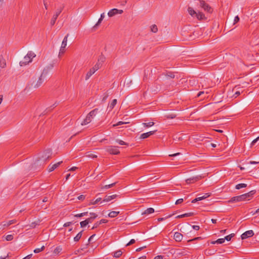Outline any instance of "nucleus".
Listing matches in <instances>:
<instances>
[{
    "instance_id": "obj_22",
    "label": "nucleus",
    "mask_w": 259,
    "mask_h": 259,
    "mask_svg": "<svg viewBox=\"0 0 259 259\" xmlns=\"http://www.w3.org/2000/svg\"><path fill=\"white\" fill-rule=\"evenodd\" d=\"M96 71L94 70L92 68L90 69V71H88L85 76V80H88L90 78V77Z\"/></svg>"
},
{
    "instance_id": "obj_34",
    "label": "nucleus",
    "mask_w": 259,
    "mask_h": 259,
    "mask_svg": "<svg viewBox=\"0 0 259 259\" xmlns=\"http://www.w3.org/2000/svg\"><path fill=\"white\" fill-rule=\"evenodd\" d=\"M246 186H247V185L245 184H243V183L238 184L236 185L235 188L236 189H240L242 188H245V187H246Z\"/></svg>"
},
{
    "instance_id": "obj_5",
    "label": "nucleus",
    "mask_w": 259,
    "mask_h": 259,
    "mask_svg": "<svg viewBox=\"0 0 259 259\" xmlns=\"http://www.w3.org/2000/svg\"><path fill=\"white\" fill-rule=\"evenodd\" d=\"M199 6L207 13H212L213 12V9L204 1H199Z\"/></svg>"
},
{
    "instance_id": "obj_59",
    "label": "nucleus",
    "mask_w": 259,
    "mask_h": 259,
    "mask_svg": "<svg viewBox=\"0 0 259 259\" xmlns=\"http://www.w3.org/2000/svg\"><path fill=\"white\" fill-rule=\"evenodd\" d=\"M72 224V222H67V223H65L63 226L65 227H68L70 225H71Z\"/></svg>"
},
{
    "instance_id": "obj_43",
    "label": "nucleus",
    "mask_w": 259,
    "mask_h": 259,
    "mask_svg": "<svg viewBox=\"0 0 259 259\" xmlns=\"http://www.w3.org/2000/svg\"><path fill=\"white\" fill-rule=\"evenodd\" d=\"M105 60V58L103 56H100L99 58L98 59L97 62L101 63V65L102 64V63L104 62Z\"/></svg>"
},
{
    "instance_id": "obj_49",
    "label": "nucleus",
    "mask_w": 259,
    "mask_h": 259,
    "mask_svg": "<svg viewBox=\"0 0 259 259\" xmlns=\"http://www.w3.org/2000/svg\"><path fill=\"white\" fill-rule=\"evenodd\" d=\"M183 202V198L179 199H178V200L176 201V204L178 205V204H181V203H182Z\"/></svg>"
},
{
    "instance_id": "obj_9",
    "label": "nucleus",
    "mask_w": 259,
    "mask_h": 259,
    "mask_svg": "<svg viewBox=\"0 0 259 259\" xmlns=\"http://www.w3.org/2000/svg\"><path fill=\"white\" fill-rule=\"evenodd\" d=\"M62 9H63L62 8H60L59 9H58L56 10V12L55 14L53 15V16L51 19V22H50L51 25L52 26L54 25L55 24L56 21L58 16L61 13Z\"/></svg>"
},
{
    "instance_id": "obj_62",
    "label": "nucleus",
    "mask_w": 259,
    "mask_h": 259,
    "mask_svg": "<svg viewBox=\"0 0 259 259\" xmlns=\"http://www.w3.org/2000/svg\"><path fill=\"white\" fill-rule=\"evenodd\" d=\"M32 254H30L22 259H30L32 257Z\"/></svg>"
},
{
    "instance_id": "obj_19",
    "label": "nucleus",
    "mask_w": 259,
    "mask_h": 259,
    "mask_svg": "<svg viewBox=\"0 0 259 259\" xmlns=\"http://www.w3.org/2000/svg\"><path fill=\"white\" fill-rule=\"evenodd\" d=\"M195 215V213L193 212H190L188 213H186L183 214L179 215L176 217V218H182L184 217H191Z\"/></svg>"
},
{
    "instance_id": "obj_40",
    "label": "nucleus",
    "mask_w": 259,
    "mask_h": 259,
    "mask_svg": "<svg viewBox=\"0 0 259 259\" xmlns=\"http://www.w3.org/2000/svg\"><path fill=\"white\" fill-rule=\"evenodd\" d=\"M45 249V246H42L41 248H36L34 250V252L35 253H39L40 252V251H42L44 249Z\"/></svg>"
},
{
    "instance_id": "obj_50",
    "label": "nucleus",
    "mask_w": 259,
    "mask_h": 259,
    "mask_svg": "<svg viewBox=\"0 0 259 259\" xmlns=\"http://www.w3.org/2000/svg\"><path fill=\"white\" fill-rule=\"evenodd\" d=\"M135 243V239H131L130 242L126 245V246H129V245H131L134 243Z\"/></svg>"
},
{
    "instance_id": "obj_41",
    "label": "nucleus",
    "mask_w": 259,
    "mask_h": 259,
    "mask_svg": "<svg viewBox=\"0 0 259 259\" xmlns=\"http://www.w3.org/2000/svg\"><path fill=\"white\" fill-rule=\"evenodd\" d=\"M235 234H231L228 236H226L224 239H225V240H227V241H230L231 238L234 236Z\"/></svg>"
},
{
    "instance_id": "obj_30",
    "label": "nucleus",
    "mask_w": 259,
    "mask_h": 259,
    "mask_svg": "<svg viewBox=\"0 0 259 259\" xmlns=\"http://www.w3.org/2000/svg\"><path fill=\"white\" fill-rule=\"evenodd\" d=\"M102 66L101 63L97 62V63L92 67V69L95 71H97Z\"/></svg>"
},
{
    "instance_id": "obj_48",
    "label": "nucleus",
    "mask_w": 259,
    "mask_h": 259,
    "mask_svg": "<svg viewBox=\"0 0 259 259\" xmlns=\"http://www.w3.org/2000/svg\"><path fill=\"white\" fill-rule=\"evenodd\" d=\"M240 93H241V92H240V91H236L235 92V93H234V94L233 96H234L235 98H236V97H237L239 95H240Z\"/></svg>"
},
{
    "instance_id": "obj_56",
    "label": "nucleus",
    "mask_w": 259,
    "mask_h": 259,
    "mask_svg": "<svg viewBox=\"0 0 259 259\" xmlns=\"http://www.w3.org/2000/svg\"><path fill=\"white\" fill-rule=\"evenodd\" d=\"M77 199L79 200H83L85 199V196L83 195H81L77 197Z\"/></svg>"
},
{
    "instance_id": "obj_7",
    "label": "nucleus",
    "mask_w": 259,
    "mask_h": 259,
    "mask_svg": "<svg viewBox=\"0 0 259 259\" xmlns=\"http://www.w3.org/2000/svg\"><path fill=\"white\" fill-rule=\"evenodd\" d=\"M245 196H246V195H244V194H243L241 195L233 197L228 202L229 203H231V202H240V201H245L246 200Z\"/></svg>"
},
{
    "instance_id": "obj_11",
    "label": "nucleus",
    "mask_w": 259,
    "mask_h": 259,
    "mask_svg": "<svg viewBox=\"0 0 259 259\" xmlns=\"http://www.w3.org/2000/svg\"><path fill=\"white\" fill-rule=\"evenodd\" d=\"M254 235V232L252 230H249L243 233L241 236V239L244 240L247 238L251 237Z\"/></svg>"
},
{
    "instance_id": "obj_20",
    "label": "nucleus",
    "mask_w": 259,
    "mask_h": 259,
    "mask_svg": "<svg viewBox=\"0 0 259 259\" xmlns=\"http://www.w3.org/2000/svg\"><path fill=\"white\" fill-rule=\"evenodd\" d=\"M90 214L91 215H94V217H91L90 218H88V219H86V221L88 222V224L89 223H92L93 221H94V220L97 217V216H98L97 214H96L94 212H91Z\"/></svg>"
},
{
    "instance_id": "obj_12",
    "label": "nucleus",
    "mask_w": 259,
    "mask_h": 259,
    "mask_svg": "<svg viewBox=\"0 0 259 259\" xmlns=\"http://www.w3.org/2000/svg\"><path fill=\"white\" fill-rule=\"evenodd\" d=\"M201 179V176H197L193 177L186 180V182L187 184L193 183Z\"/></svg>"
},
{
    "instance_id": "obj_52",
    "label": "nucleus",
    "mask_w": 259,
    "mask_h": 259,
    "mask_svg": "<svg viewBox=\"0 0 259 259\" xmlns=\"http://www.w3.org/2000/svg\"><path fill=\"white\" fill-rule=\"evenodd\" d=\"M100 224H99V222H96V223H95V224L94 225L93 227L92 228V229H94L95 228H98L99 226H100Z\"/></svg>"
},
{
    "instance_id": "obj_13",
    "label": "nucleus",
    "mask_w": 259,
    "mask_h": 259,
    "mask_svg": "<svg viewBox=\"0 0 259 259\" xmlns=\"http://www.w3.org/2000/svg\"><path fill=\"white\" fill-rule=\"evenodd\" d=\"M62 161H59L56 163H55L54 164H50L49 166H48V171L49 172H51L52 171H53L54 170H55L56 168H57L59 166V165H60V164L62 163Z\"/></svg>"
},
{
    "instance_id": "obj_17",
    "label": "nucleus",
    "mask_w": 259,
    "mask_h": 259,
    "mask_svg": "<svg viewBox=\"0 0 259 259\" xmlns=\"http://www.w3.org/2000/svg\"><path fill=\"white\" fill-rule=\"evenodd\" d=\"M117 197L116 194H114L111 196H106L104 199L101 202V203L105 202H109L110 200L115 199Z\"/></svg>"
},
{
    "instance_id": "obj_38",
    "label": "nucleus",
    "mask_w": 259,
    "mask_h": 259,
    "mask_svg": "<svg viewBox=\"0 0 259 259\" xmlns=\"http://www.w3.org/2000/svg\"><path fill=\"white\" fill-rule=\"evenodd\" d=\"M143 124L144 125V126L145 127H151L152 126H153L154 124V122H145V123H143Z\"/></svg>"
},
{
    "instance_id": "obj_3",
    "label": "nucleus",
    "mask_w": 259,
    "mask_h": 259,
    "mask_svg": "<svg viewBox=\"0 0 259 259\" xmlns=\"http://www.w3.org/2000/svg\"><path fill=\"white\" fill-rule=\"evenodd\" d=\"M98 111V109L96 108L90 112V113L87 115L85 118L84 119L83 121L81 123V125H84L90 123L94 117L96 116Z\"/></svg>"
},
{
    "instance_id": "obj_14",
    "label": "nucleus",
    "mask_w": 259,
    "mask_h": 259,
    "mask_svg": "<svg viewBox=\"0 0 259 259\" xmlns=\"http://www.w3.org/2000/svg\"><path fill=\"white\" fill-rule=\"evenodd\" d=\"M16 222L17 221L16 220H13L9 221L8 222H2L0 225L2 226L1 228L2 229H4L5 228L8 227L13 224L16 223Z\"/></svg>"
},
{
    "instance_id": "obj_6",
    "label": "nucleus",
    "mask_w": 259,
    "mask_h": 259,
    "mask_svg": "<svg viewBox=\"0 0 259 259\" xmlns=\"http://www.w3.org/2000/svg\"><path fill=\"white\" fill-rule=\"evenodd\" d=\"M53 67V64H51L49 65L48 66L44 68L40 76L44 79H45Z\"/></svg>"
},
{
    "instance_id": "obj_44",
    "label": "nucleus",
    "mask_w": 259,
    "mask_h": 259,
    "mask_svg": "<svg viewBox=\"0 0 259 259\" xmlns=\"http://www.w3.org/2000/svg\"><path fill=\"white\" fill-rule=\"evenodd\" d=\"M127 123H128L127 122L119 121L117 123L113 124V126L115 127V126H119V125H122L123 124H126Z\"/></svg>"
},
{
    "instance_id": "obj_25",
    "label": "nucleus",
    "mask_w": 259,
    "mask_h": 259,
    "mask_svg": "<svg viewBox=\"0 0 259 259\" xmlns=\"http://www.w3.org/2000/svg\"><path fill=\"white\" fill-rule=\"evenodd\" d=\"M113 253V255L114 257H115L116 258H118L120 256H121V255L122 254V252L121 251V250H118L116 251H114Z\"/></svg>"
},
{
    "instance_id": "obj_54",
    "label": "nucleus",
    "mask_w": 259,
    "mask_h": 259,
    "mask_svg": "<svg viewBox=\"0 0 259 259\" xmlns=\"http://www.w3.org/2000/svg\"><path fill=\"white\" fill-rule=\"evenodd\" d=\"M107 222H108V221L107 220L102 219L98 222H99V224H100V225H101V224L106 223H107Z\"/></svg>"
},
{
    "instance_id": "obj_33",
    "label": "nucleus",
    "mask_w": 259,
    "mask_h": 259,
    "mask_svg": "<svg viewBox=\"0 0 259 259\" xmlns=\"http://www.w3.org/2000/svg\"><path fill=\"white\" fill-rule=\"evenodd\" d=\"M85 156L88 157H91L93 158L97 157V156L96 155L93 154L91 152H86Z\"/></svg>"
},
{
    "instance_id": "obj_63",
    "label": "nucleus",
    "mask_w": 259,
    "mask_h": 259,
    "mask_svg": "<svg viewBox=\"0 0 259 259\" xmlns=\"http://www.w3.org/2000/svg\"><path fill=\"white\" fill-rule=\"evenodd\" d=\"M75 217H76V218H80V217H83V215L82 214V213H79V214H76L74 215Z\"/></svg>"
},
{
    "instance_id": "obj_31",
    "label": "nucleus",
    "mask_w": 259,
    "mask_h": 259,
    "mask_svg": "<svg viewBox=\"0 0 259 259\" xmlns=\"http://www.w3.org/2000/svg\"><path fill=\"white\" fill-rule=\"evenodd\" d=\"M82 232H83V231H81L76 235V236L74 238V241L77 242L79 240V239L81 238V237L82 236Z\"/></svg>"
},
{
    "instance_id": "obj_55",
    "label": "nucleus",
    "mask_w": 259,
    "mask_h": 259,
    "mask_svg": "<svg viewBox=\"0 0 259 259\" xmlns=\"http://www.w3.org/2000/svg\"><path fill=\"white\" fill-rule=\"evenodd\" d=\"M65 48H62V46L61 47L60 49L59 55H60L61 54H63L65 52Z\"/></svg>"
},
{
    "instance_id": "obj_45",
    "label": "nucleus",
    "mask_w": 259,
    "mask_h": 259,
    "mask_svg": "<svg viewBox=\"0 0 259 259\" xmlns=\"http://www.w3.org/2000/svg\"><path fill=\"white\" fill-rule=\"evenodd\" d=\"M81 227H84L86 226L87 225H88V222H87L86 220L84 221H83L80 223Z\"/></svg>"
},
{
    "instance_id": "obj_58",
    "label": "nucleus",
    "mask_w": 259,
    "mask_h": 259,
    "mask_svg": "<svg viewBox=\"0 0 259 259\" xmlns=\"http://www.w3.org/2000/svg\"><path fill=\"white\" fill-rule=\"evenodd\" d=\"M192 228L194 230H196V231L199 230L200 229L199 226H197V225H193V226H192Z\"/></svg>"
},
{
    "instance_id": "obj_4",
    "label": "nucleus",
    "mask_w": 259,
    "mask_h": 259,
    "mask_svg": "<svg viewBox=\"0 0 259 259\" xmlns=\"http://www.w3.org/2000/svg\"><path fill=\"white\" fill-rule=\"evenodd\" d=\"M36 56L35 54L32 51H29L24 57L23 61L20 62V66L26 65L32 61V59Z\"/></svg>"
},
{
    "instance_id": "obj_24",
    "label": "nucleus",
    "mask_w": 259,
    "mask_h": 259,
    "mask_svg": "<svg viewBox=\"0 0 259 259\" xmlns=\"http://www.w3.org/2000/svg\"><path fill=\"white\" fill-rule=\"evenodd\" d=\"M195 17L199 20H203L205 19L204 14L202 12L197 13Z\"/></svg>"
},
{
    "instance_id": "obj_10",
    "label": "nucleus",
    "mask_w": 259,
    "mask_h": 259,
    "mask_svg": "<svg viewBox=\"0 0 259 259\" xmlns=\"http://www.w3.org/2000/svg\"><path fill=\"white\" fill-rule=\"evenodd\" d=\"M123 13V10H118L117 9H113L110 10L108 13V15L109 17H111L115 15L116 14H121Z\"/></svg>"
},
{
    "instance_id": "obj_57",
    "label": "nucleus",
    "mask_w": 259,
    "mask_h": 259,
    "mask_svg": "<svg viewBox=\"0 0 259 259\" xmlns=\"http://www.w3.org/2000/svg\"><path fill=\"white\" fill-rule=\"evenodd\" d=\"M239 21V17H238V16H236L235 18H234V24H236V23H237L238 21Z\"/></svg>"
},
{
    "instance_id": "obj_28",
    "label": "nucleus",
    "mask_w": 259,
    "mask_h": 259,
    "mask_svg": "<svg viewBox=\"0 0 259 259\" xmlns=\"http://www.w3.org/2000/svg\"><path fill=\"white\" fill-rule=\"evenodd\" d=\"M119 213V211H111L109 214L108 216L110 218H114L116 217Z\"/></svg>"
},
{
    "instance_id": "obj_27",
    "label": "nucleus",
    "mask_w": 259,
    "mask_h": 259,
    "mask_svg": "<svg viewBox=\"0 0 259 259\" xmlns=\"http://www.w3.org/2000/svg\"><path fill=\"white\" fill-rule=\"evenodd\" d=\"M68 36H69V34H67L64 38L63 41L62 42V45H61V46H62V48H65L66 47L67 38H68Z\"/></svg>"
},
{
    "instance_id": "obj_60",
    "label": "nucleus",
    "mask_w": 259,
    "mask_h": 259,
    "mask_svg": "<svg viewBox=\"0 0 259 259\" xmlns=\"http://www.w3.org/2000/svg\"><path fill=\"white\" fill-rule=\"evenodd\" d=\"M37 225V223H36L35 222H32L30 225V227L32 228H34L35 227V226H36Z\"/></svg>"
},
{
    "instance_id": "obj_53",
    "label": "nucleus",
    "mask_w": 259,
    "mask_h": 259,
    "mask_svg": "<svg viewBox=\"0 0 259 259\" xmlns=\"http://www.w3.org/2000/svg\"><path fill=\"white\" fill-rule=\"evenodd\" d=\"M258 139H259V137H257L256 139H255L254 140H253L251 143V145L253 146L255 144V143H256L258 141Z\"/></svg>"
},
{
    "instance_id": "obj_15",
    "label": "nucleus",
    "mask_w": 259,
    "mask_h": 259,
    "mask_svg": "<svg viewBox=\"0 0 259 259\" xmlns=\"http://www.w3.org/2000/svg\"><path fill=\"white\" fill-rule=\"evenodd\" d=\"M156 131H157V130H155V131H150V132H147V133H143V134L141 135L140 138L142 139H144L147 138L149 137L150 136L153 135V134H154V133Z\"/></svg>"
},
{
    "instance_id": "obj_39",
    "label": "nucleus",
    "mask_w": 259,
    "mask_h": 259,
    "mask_svg": "<svg viewBox=\"0 0 259 259\" xmlns=\"http://www.w3.org/2000/svg\"><path fill=\"white\" fill-rule=\"evenodd\" d=\"M116 103H117V100L116 99L113 100L110 105V106H109L110 108L111 109H113L115 105L116 104Z\"/></svg>"
},
{
    "instance_id": "obj_61",
    "label": "nucleus",
    "mask_w": 259,
    "mask_h": 259,
    "mask_svg": "<svg viewBox=\"0 0 259 259\" xmlns=\"http://www.w3.org/2000/svg\"><path fill=\"white\" fill-rule=\"evenodd\" d=\"M163 256L161 255H157L156 256L154 259H163Z\"/></svg>"
},
{
    "instance_id": "obj_18",
    "label": "nucleus",
    "mask_w": 259,
    "mask_h": 259,
    "mask_svg": "<svg viewBox=\"0 0 259 259\" xmlns=\"http://www.w3.org/2000/svg\"><path fill=\"white\" fill-rule=\"evenodd\" d=\"M174 238L177 242H180L183 239V235L179 232H176L174 235Z\"/></svg>"
},
{
    "instance_id": "obj_47",
    "label": "nucleus",
    "mask_w": 259,
    "mask_h": 259,
    "mask_svg": "<svg viewBox=\"0 0 259 259\" xmlns=\"http://www.w3.org/2000/svg\"><path fill=\"white\" fill-rule=\"evenodd\" d=\"M62 250V248L60 246L57 247L54 250L55 253H59Z\"/></svg>"
},
{
    "instance_id": "obj_1",
    "label": "nucleus",
    "mask_w": 259,
    "mask_h": 259,
    "mask_svg": "<svg viewBox=\"0 0 259 259\" xmlns=\"http://www.w3.org/2000/svg\"><path fill=\"white\" fill-rule=\"evenodd\" d=\"M52 153L51 150L48 149L45 150L37 158L35 162L37 165H43L46 162L52 157Z\"/></svg>"
},
{
    "instance_id": "obj_64",
    "label": "nucleus",
    "mask_w": 259,
    "mask_h": 259,
    "mask_svg": "<svg viewBox=\"0 0 259 259\" xmlns=\"http://www.w3.org/2000/svg\"><path fill=\"white\" fill-rule=\"evenodd\" d=\"M251 213H252L253 215H254L256 213H259V208L257 209H256L255 211H254V212L251 211Z\"/></svg>"
},
{
    "instance_id": "obj_37",
    "label": "nucleus",
    "mask_w": 259,
    "mask_h": 259,
    "mask_svg": "<svg viewBox=\"0 0 259 259\" xmlns=\"http://www.w3.org/2000/svg\"><path fill=\"white\" fill-rule=\"evenodd\" d=\"M116 184V182H115V183H112L109 185H106L104 186V187H103L102 188V189H107L110 188L114 186Z\"/></svg>"
},
{
    "instance_id": "obj_8",
    "label": "nucleus",
    "mask_w": 259,
    "mask_h": 259,
    "mask_svg": "<svg viewBox=\"0 0 259 259\" xmlns=\"http://www.w3.org/2000/svg\"><path fill=\"white\" fill-rule=\"evenodd\" d=\"M106 150L107 152H108L110 154L117 155L120 153V152H119V150L117 149V147H115V146H108L106 148Z\"/></svg>"
},
{
    "instance_id": "obj_42",
    "label": "nucleus",
    "mask_w": 259,
    "mask_h": 259,
    "mask_svg": "<svg viewBox=\"0 0 259 259\" xmlns=\"http://www.w3.org/2000/svg\"><path fill=\"white\" fill-rule=\"evenodd\" d=\"M116 142L121 145H128L127 143L124 142L123 141L121 140L117 139L116 140Z\"/></svg>"
},
{
    "instance_id": "obj_21",
    "label": "nucleus",
    "mask_w": 259,
    "mask_h": 259,
    "mask_svg": "<svg viewBox=\"0 0 259 259\" xmlns=\"http://www.w3.org/2000/svg\"><path fill=\"white\" fill-rule=\"evenodd\" d=\"M104 13H102V14H101V15L100 16V18L99 19L97 23L94 26L93 28H95L97 27L101 24V23L102 21L103 20V19H104Z\"/></svg>"
},
{
    "instance_id": "obj_46",
    "label": "nucleus",
    "mask_w": 259,
    "mask_h": 259,
    "mask_svg": "<svg viewBox=\"0 0 259 259\" xmlns=\"http://www.w3.org/2000/svg\"><path fill=\"white\" fill-rule=\"evenodd\" d=\"M13 236L12 235H8L6 237V239L7 241H11L12 240H13Z\"/></svg>"
},
{
    "instance_id": "obj_16",
    "label": "nucleus",
    "mask_w": 259,
    "mask_h": 259,
    "mask_svg": "<svg viewBox=\"0 0 259 259\" xmlns=\"http://www.w3.org/2000/svg\"><path fill=\"white\" fill-rule=\"evenodd\" d=\"M209 196H210V193H205L204 195H203L202 196L198 197H197L195 199H193L192 201V203H194L198 201H200V200L204 199L208 197Z\"/></svg>"
},
{
    "instance_id": "obj_35",
    "label": "nucleus",
    "mask_w": 259,
    "mask_h": 259,
    "mask_svg": "<svg viewBox=\"0 0 259 259\" xmlns=\"http://www.w3.org/2000/svg\"><path fill=\"white\" fill-rule=\"evenodd\" d=\"M101 199H102L101 198H98L95 200H92L91 201V202H90L89 204L90 205H91V204H96L98 203H99V202H100L101 201Z\"/></svg>"
},
{
    "instance_id": "obj_2",
    "label": "nucleus",
    "mask_w": 259,
    "mask_h": 259,
    "mask_svg": "<svg viewBox=\"0 0 259 259\" xmlns=\"http://www.w3.org/2000/svg\"><path fill=\"white\" fill-rule=\"evenodd\" d=\"M45 79L41 78L40 76L38 78L36 77H33L32 78L31 81L28 84L27 88L30 89H36L40 87Z\"/></svg>"
},
{
    "instance_id": "obj_32",
    "label": "nucleus",
    "mask_w": 259,
    "mask_h": 259,
    "mask_svg": "<svg viewBox=\"0 0 259 259\" xmlns=\"http://www.w3.org/2000/svg\"><path fill=\"white\" fill-rule=\"evenodd\" d=\"M154 212V210L153 208H148L146 210H145V211L143 212L142 214H149L153 213Z\"/></svg>"
},
{
    "instance_id": "obj_29",
    "label": "nucleus",
    "mask_w": 259,
    "mask_h": 259,
    "mask_svg": "<svg viewBox=\"0 0 259 259\" xmlns=\"http://www.w3.org/2000/svg\"><path fill=\"white\" fill-rule=\"evenodd\" d=\"M225 239L224 238H220L218 239L216 241H213L211 242V244H214L215 243L218 244H222L225 242Z\"/></svg>"
},
{
    "instance_id": "obj_23",
    "label": "nucleus",
    "mask_w": 259,
    "mask_h": 259,
    "mask_svg": "<svg viewBox=\"0 0 259 259\" xmlns=\"http://www.w3.org/2000/svg\"><path fill=\"white\" fill-rule=\"evenodd\" d=\"M188 11L189 14L192 17L196 16L197 12L195 10H194L193 8H192L191 7H189L188 8Z\"/></svg>"
},
{
    "instance_id": "obj_36",
    "label": "nucleus",
    "mask_w": 259,
    "mask_h": 259,
    "mask_svg": "<svg viewBox=\"0 0 259 259\" xmlns=\"http://www.w3.org/2000/svg\"><path fill=\"white\" fill-rule=\"evenodd\" d=\"M151 31L154 33H156L157 32L158 28L155 24H153L151 26Z\"/></svg>"
},
{
    "instance_id": "obj_26",
    "label": "nucleus",
    "mask_w": 259,
    "mask_h": 259,
    "mask_svg": "<svg viewBox=\"0 0 259 259\" xmlns=\"http://www.w3.org/2000/svg\"><path fill=\"white\" fill-rule=\"evenodd\" d=\"M255 190H252L248 193H246L244 194V195H246L245 198L247 199L248 198L252 197V196L255 194Z\"/></svg>"
},
{
    "instance_id": "obj_51",
    "label": "nucleus",
    "mask_w": 259,
    "mask_h": 259,
    "mask_svg": "<svg viewBox=\"0 0 259 259\" xmlns=\"http://www.w3.org/2000/svg\"><path fill=\"white\" fill-rule=\"evenodd\" d=\"M167 118L173 119L176 117V115L171 114L166 116Z\"/></svg>"
}]
</instances>
